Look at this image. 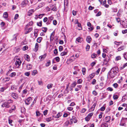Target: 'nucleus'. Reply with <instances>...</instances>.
Returning <instances> with one entry per match:
<instances>
[{"label": "nucleus", "instance_id": "f257e3e1", "mask_svg": "<svg viewBox=\"0 0 127 127\" xmlns=\"http://www.w3.org/2000/svg\"><path fill=\"white\" fill-rule=\"evenodd\" d=\"M118 72V68L117 67H115L112 68L108 72V75L111 78H114Z\"/></svg>", "mask_w": 127, "mask_h": 127}, {"label": "nucleus", "instance_id": "f03ea898", "mask_svg": "<svg viewBox=\"0 0 127 127\" xmlns=\"http://www.w3.org/2000/svg\"><path fill=\"white\" fill-rule=\"evenodd\" d=\"M21 61L19 59H17L15 64L16 67L17 68L19 67L21 65Z\"/></svg>", "mask_w": 127, "mask_h": 127}, {"label": "nucleus", "instance_id": "7ed1b4c3", "mask_svg": "<svg viewBox=\"0 0 127 127\" xmlns=\"http://www.w3.org/2000/svg\"><path fill=\"white\" fill-rule=\"evenodd\" d=\"M122 22L120 23V24L122 25V28H127V21H121Z\"/></svg>", "mask_w": 127, "mask_h": 127}, {"label": "nucleus", "instance_id": "20e7f679", "mask_svg": "<svg viewBox=\"0 0 127 127\" xmlns=\"http://www.w3.org/2000/svg\"><path fill=\"white\" fill-rule=\"evenodd\" d=\"M70 121L71 124H72L73 123H76L77 122V120L76 118L74 116H72V118L70 119Z\"/></svg>", "mask_w": 127, "mask_h": 127}, {"label": "nucleus", "instance_id": "39448f33", "mask_svg": "<svg viewBox=\"0 0 127 127\" xmlns=\"http://www.w3.org/2000/svg\"><path fill=\"white\" fill-rule=\"evenodd\" d=\"M32 100V99L31 97H29L25 100V103L27 105H29L31 102Z\"/></svg>", "mask_w": 127, "mask_h": 127}, {"label": "nucleus", "instance_id": "423d86ee", "mask_svg": "<svg viewBox=\"0 0 127 127\" xmlns=\"http://www.w3.org/2000/svg\"><path fill=\"white\" fill-rule=\"evenodd\" d=\"M1 106L4 107H5L6 108H9L10 106V105L8 104V103L7 102H5L3 103L1 105Z\"/></svg>", "mask_w": 127, "mask_h": 127}, {"label": "nucleus", "instance_id": "0eeeda50", "mask_svg": "<svg viewBox=\"0 0 127 127\" xmlns=\"http://www.w3.org/2000/svg\"><path fill=\"white\" fill-rule=\"evenodd\" d=\"M96 104V103H95L89 109L90 111H94L95 107Z\"/></svg>", "mask_w": 127, "mask_h": 127}, {"label": "nucleus", "instance_id": "6e6552de", "mask_svg": "<svg viewBox=\"0 0 127 127\" xmlns=\"http://www.w3.org/2000/svg\"><path fill=\"white\" fill-rule=\"evenodd\" d=\"M17 36V34H15L14 35H13L11 38V40H14L15 41H16V39L17 38L16 37Z\"/></svg>", "mask_w": 127, "mask_h": 127}, {"label": "nucleus", "instance_id": "1a4fd4ad", "mask_svg": "<svg viewBox=\"0 0 127 127\" xmlns=\"http://www.w3.org/2000/svg\"><path fill=\"white\" fill-rule=\"evenodd\" d=\"M34 12L33 9L30 10L28 13V15L29 16L31 15Z\"/></svg>", "mask_w": 127, "mask_h": 127}, {"label": "nucleus", "instance_id": "9d476101", "mask_svg": "<svg viewBox=\"0 0 127 127\" xmlns=\"http://www.w3.org/2000/svg\"><path fill=\"white\" fill-rule=\"evenodd\" d=\"M12 96L14 98L16 99L18 97V96L17 94L14 93H12Z\"/></svg>", "mask_w": 127, "mask_h": 127}, {"label": "nucleus", "instance_id": "9b49d317", "mask_svg": "<svg viewBox=\"0 0 127 127\" xmlns=\"http://www.w3.org/2000/svg\"><path fill=\"white\" fill-rule=\"evenodd\" d=\"M38 44L37 43H36L35 44L34 51L35 52H37L38 49Z\"/></svg>", "mask_w": 127, "mask_h": 127}, {"label": "nucleus", "instance_id": "f8f14e48", "mask_svg": "<svg viewBox=\"0 0 127 127\" xmlns=\"http://www.w3.org/2000/svg\"><path fill=\"white\" fill-rule=\"evenodd\" d=\"M91 38L90 36H88L86 38V41L88 43H90L91 40Z\"/></svg>", "mask_w": 127, "mask_h": 127}, {"label": "nucleus", "instance_id": "ddd939ff", "mask_svg": "<svg viewBox=\"0 0 127 127\" xmlns=\"http://www.w3.org/2000/svg\"><path fill=\"white\" fill-rule=\"evenodd\" d=\"M111 119V117L110 116H107L105 117V120L106 122H108Z\"/></svg>", "mask_w": 127, "mask_h": 127}, {"label": "nucleus", "instance_id": "4468645a", "mask_svg": "<svg viewBox=\"0 0 127 127\" xmlns=\"http://www.w3.org/2000/svg\"><path fill=\"white\" fill-rule=\"evenodd\" d=\"M20 50V48L18 47H16L15 48L14 51L15 53H17L19 52Z\"/></svg>", "mask_w": 127, "mask_h": 127}, {"label": "nucleus", "instance_id": "2eb2a0df", "mask_svg": "<svg viewBox=\"0 0 127 127\" xmlns=\"http://www.w3.org/2000/svg\"><path fill=\"white\" fill-rule=\"evenodd\" d=\"M83 40V39L81 37H78L76 39V40L78 42H81Z\"/></svg>", "mask_w": 127, "mask_h": 127}, {"label": "nucleus", "instance_id": "dca6fc26", "mask_svg": "<svg viewBox=\"0 0 127 127\" xmlns=\"http://www.w3.org/2000/svg\"><path fill=\"white\" fill-rule=\"evenodd\" d=\"M64 7L68 6V0H65L64 2Z\"/></svg>", "mask_w": 127, "mask_h": 127}, {"label": "nucleus", "instance_id": "f3484780", "mask_svg": "<svg viewBox=\"0 0 127 127\" xmlns=\"http://www.w3.org/2000/svg\"><path fill=\"white\" fill-rule=\"evenodd\" d=\"M108 126V125L106 123H103L101 125V127H107Z\"/></svg>", "mask_w": 127, "mask_h": 127}, {"label": "nucleus", "instance_id": "a211bd4d", "mask_svg": "<svg viewBox=\"0 0 127 127\" xmlns=\"http://www.w3.org/2000/svg\"><path fill=\"white\" fill-rule=\"evenodd\" d=\"M8 15L7 12H4L3 14V17L4 18H7Z\"/></svg>", "mask_w": 127, "mask_h": 127}, {"label": "nucleus", "instance_id": "6ab92c4d", "mask_svg": "<svg viewBox=\"0 0 127 127\" xmlns=\"http://www.w3.org/2000/svg\"><path fill=\"white\" fill-rule=\"evenodd\" d=\"M67 54V51H64L62 52L61 53V55L62 56H64L66 55Z\"/></svg>", "mask_w": 127, "mask_h": 127}, {"label": "nucleus", "instance_id": "aec40b11", "mask_svg": "<svg viewBox=\"0 0 127 127\" xmlns=\"http://www.w3.org/2000/svg\"><path fill=\"white\" fill-rule=\"evenodd\" d=\"M26 67L29 70L31 68L32 66L31 64H29L27 65Z\"/></svg>", "mask_w": 127, "mask_h": 127}, {"label": "nucleus", "instance_id": "412c9836", "mask_svg": "<svg viewBox=\"0 0 127 127\" xmlns=\"http://www.w3.org/2000/svg\"><path fill=\"white\" fill-rule=\"evenodd\" d=\"M37 70H33L32 72V75L34 76L36 74H37Z\"/></svg>", "mask_w": 127, "mask_h": 127}, {"label": "nucleus", "instance_id": "4be33fe9", "mask_svg": "<svg viewBox=\"0 0 127 127\" xmlns=\"http://www.w3.org/2000/svg\"><path fill=\"white\" fill-rule=\"evenodd\" d=\"M42 39V37H39L37 38V41L38 42L40 43L41 42Z\"/></svg>", "mask_w": 127, "mask_h": 127}, {"label": "nucleus", "instance_id": "5701e85b", "mask_svg": "<svg viewBox=\"0 0 127 127\" xmlns=\"http://www.w3.org/2000/svg\"><path fill=\"white\" fill-rule=\"evenodd\" d=\"M62 115V114L61 113H58L55 116V118H59Z\"/></svg>", "mask_w": 127, "mask_h": 127}, {"label": "nucleus", "instance_id": "b1692460", "mask_svg": "<svg viewBox=\"0 0 127 127\" xmlns=\"http://www.w3.org/2000/svg\"><path fill=\"white\" fill-rule=\"evenodd\" d=\"M53 86V84H49L47 85V87L48 89H49L51 88Z\"/></svg>", "mask_w": 127, "mask_h": 127}, {"label": "nucleus", "instance_id": "393cba45", "mask_svg": "<svg viewBox=\"0 0 127 127\" xmlns=\"http://www.w3.org/2000/svg\"><path fill=\"white\" fill-rule=\"evenodd\" d=\"M32 30V28H30L28 29V31H27L25 33V34H27L29 32H30Z\"/></svg>", "mask_w": 127, "mask_h": 127}, {"label": "nucleus", "instance_id": "a878e982", "mask_svg": "<svg viewBox=\"0 0 127 127\" xmlns=\"http://www.w3.org/2000/svg\"><path fill=\"white\" fill-rule=\"evenodd\" d=\"M124 47V46H122L119 47L118 49V51H120L124 49L125 48H124V47L125 48V47Z\"/></svg>", "mask_w": 127, "mask_h": 127}, {"label": "nucleus", "instance_id": "bb28decb", "mask_svg": "<svg viewBox=\"0 0 127 127\" xmlns=\"http://www.w3.org/2000/svg\"><path fill=\"white\" fill-rule=\"evenodd\" d=\"M42 31L45 32H46L47 30V29L46 27H43L42 29Z\"/></svg>", "mask_w": 127, "mask_h": 127}, {"label": "nucleus", "instance_id": "cd10ccee", "mask_svg": "<svg viewBox=\"0 0 127 127\" xmlns=\"http://www.w3.org/2000/svg\"><path fill=\"white\" fill-rule=\"evenodd\" d=\"M82 71L83 73V75H84L86 73V69L85 68H82Z\"/></svg>", "mask_w": 127, "mask_h": 127}, {"label": "nucleus", "instance_id": "c85d7f7f", "mask_svg": "<svg viewBox=\"0 0 127 127\" xmlns=\"http://www.w3.org/2000/svg\"><path fill=\"white\" fill-rule=\"evenodd\" d=\"M69 123V121H66L64 124V127L67 126L68 125Z\"/></svg>", "mask_w": 127, "mask_h": 127}, {"label": "nucleus", "instance_id": "c756f323", "mask_svg": "<svg viewBox=\"0 0 127 127\" xmlns=\"http://www.w3.org/2000/svg\"><path fill=\"white\" fill-rule=\"evenodd\" d=\"M16 75V73L15 72H13L10 74V76L12 77L15 76Z\"/></svg>", "mask_w": 127, "mask_h": 127}, {"label": "nucleus", "instance_id": "7c9ffc66", "mask_svg": "<svg viewBox=\"0 0 127 127\" xmlns=\"http://www.w3.org/2000/svg\"><path fill=\"white\" fill-rule=\"evenodd\" d=\"M54 35H50V40L51 42L53 41L54 39Z\"/></svg>", "mask_w": 127, "mask_h": 127}, {"label": "nucleus", "instance_id": "2f4dec72", "mask_svg": "<svg viewBox=\"0 0 127 127\" xmlns=\"http://www.w3.org/2000/svg\"><path fill=\"white\" fill-rule=\"evenodd\" d=\"M94 76H95L94 74L93 73L92 74H91L89 76V78H92L94 77Z\"/></svg>", "mask_w": 127, "mask_h": 127}, {"label": "nucleus", "instance_id": "473e14b6", "mask_svg": "<svg viewBox=\"0 0 127 127\" xmlns=\"http://www.w3.org/2000/svg\"><path fill=\"white\" fill-rule=\"evenodd\" d=\"M7 88L5 87H2L1 88L0 91L2 92H3Z\"/></svg>", "mask_w": 127, "mask_h": 127}, {"label": "nucleus", "instance_id": "72a5a7b5", "mask_svg": "<svg viewBox=\"0 0 127 127\" xmlns=\"http://www.w3.org/2000/svg\"><path fill=\"white\" fill-rule=\"evenodd\" d=\"M8 122L9 124H10L11 126H13V125L12 124L13 121L12 120L9 119L8 120Z\"/></svg>", "mask_w": 127, "mask_h": 127}, {"label": "nucleus", "instance_id": "f704fd0d", "mask_svg": "<svg viewBox=\"0 0 127 127\" xmlns=\"http://www.w3.org/2000/svg\"><path fill=\"white\" fill-rule=\"evenodd\" d=\"M28 47L27 46H24L23 48V50L24 51H25L28 49Z\"/></svg>", "mask_w": 127, "mask_h": 127}, {"label": "nucleus", "instance_id": "c9c22d12", "mask_svg": "<svg viewBox=\"0 0 127 127\" xmlns=\"http://www.w3.org/2000/svg\"><path fill=\"white\" fill-rule=\"evenodd\" d=\"M42 21H40L39 22H37V25L38 26L41 27L42 26Z\"/></svg>", "mask_w": 127, "mask_h": 127}, {"label": "nucleus", "instance_id": "e433bc0d", "mask_svg": "<svg viewBox=\"0 0 127 127\" xmlns=\"http://www.w3.org/2000/svg\"><path fill=\"white\" fill-rule=\"evenodd\" d=\"M50 60L48 61L47 63L46 64V66H48L50 65Z\"/></svg>", "mask_w": 127, "mask_h": 127}, {"label": "nucleus", "instance_id": "4c0bfd02", "mask_svg": "<svg viewBox=\"0 0 127 127\" xmlns=\"http://www.w3.org/2000/svg\"><path fill=\"white\" fill-rule=\"evenodd\" d=\"M96 54L93 53V54L91 55V57L92 58H95L96 57Z\"/></svg>", "mask_w": 127, "mask_h": 127}, {"label": "nucleus", "instance_id": "58836bf2", "mask_svg": "<svg viewBox=\"0 0 127 127\" xmlns=\"http://www.w3.org/2000/svg\"><path fill=\"white\" fill-rule=\"evenodd\" d=\"M36 115L37 116H39L40 115L41 113L39 111H37L36 112Z\"/></svg>", "mask_w": 127, "mask_h": 127}, {"label": "nucleus", "instance_id": "ea45409f", "mask_svg": "<svg viewBox=\"0 0 127 127\" xmlns=\"http://www.w3.org/2000/svg\"><path fill=\"white\" fill-rule=\"evenodd\" d=\"M54 59H55L57 62H59L60 61V59L59 57H57L55 58Z\"/></svg>", "mask_w": 127, "mask_h": 127}, {"label": "nucleus", "instance_id": "a19ab883", "mask_svg": "<svg viewBox=\"0 0 127 127\" xmlns=\"http://www.w3.org/2000/svg\"><path fill=\"white\" fill-rule=\"evenodd\" d=\"M33 24V22L32 21L30 22L26 25V26H31Z\"/></svg>", "mask_w": 127, "mask_h": 127}, {"label": "nucleus", "instance_id": "79ce46f5", "mask_svg": "<svg viewBox=\"0 0 127 127\" xmlns=\"http://www.w3.org/2000/svg\"><path fill=\"white\" fill-rule=\"evenodd\" d=\"M113 86L115 88H117L118 86V85L117 83H115L113 85Z\"/></svg>", "mask_w": 127, "mask_h": 127}, {"label": "nucleus", "instance_id": "37998d69", "mask_svg": "<svg viewBox=\"0 0 127 127\" xmlns=\"http://www.w3.org/2000/svg\"><path fill=\"white\" fill-rule=\"evenodd\" d=\"M46 56V55H42L39 57V58L40 59H42L43 58L44 59L45 57Z\"/></svg>", "mask_w": 127, "mask_h": 127}, {"label": "nucleus", "instance_id": "c03bdc74", "mask_svg": "<svg viewBox=\"0 0 127 127\" xmlns=\"http://www.w3.org/2000/svg\"><path fill=\"white\" fill-rule=\"evenodd\" d=\"M113 98L114 99H117L118 98V96L116 95H113Z\"/></svg>", "mask_w": 127, "mask_h": 127}, {"label": "nucleus", "instance_id": "a18cd8bd", "mask_svg": "<svg viewBox=\"0 0 127 127\" xmlns=\"http://www.w3.org/2000/svg\"><path fill=\"white\" fill-rule=\"evenodd\" d=\"M51 120H52V118L51 117L46 118V120L47 122H49L51 121Z\"/></svg>", "mask_w": 127, "mask_h": 127}, {"label": "nucleus", "instance_id": "49530a36", "mask_svg": "<svg viewBox=\"0 0 127 127\" xmlns=\"http://www.w3.org/2000/svg\"><path fill=\"white\" fill-rule=\"evenodd\" d=\"M25 58H26V59H27V61H30V59H29V55H26L25 56Z\"/></svg>", "mask_w": 127, "mask_h": 127}, {"label": "nucleus", "instance_id": "de8ad7c7", "mask_svg": "<svg viewBox=\"0 0 127 127\" xmlns=\"http://www.w3.org/2000/svg\"><path fill=\"white\" fill-rule=\"evenodd\" d=\"M121 58L120 56H118L117 57H116L115 59V60L116 61H118L119 60H121Z\"/></svg>", "mask_w": 127, "mask_h": 127}, {"label": "nucleus", "instance_id": "09e8293b", "mask_svg": "<svg viewBox=\"0 0 127 127\" xmlns=\"http://www.w3.org/2000/svg\"><path fill=\"white\" fill-rule=\"evenodd\" d=\"M107 89L108 91H112L113 90L112 88L110 87L108 88Z\"/></svg>", "mask_w": 127, "mask_h": 127}, {"label": "nucleus", "instance_id": "8fccbe9b", "mask_svg": "<svg viewBox=\"0 0 127 127\" xmlns=\"http://www.w3.org/2000/svg\"><path fill=\"white\" fill-rule=\"evenodd\" d=\"M44 15V14H40L39 15H38V16H39V18L40 19H41L42 17Z\"/></svg>", "mask_w": 127, "mask_h": 127}, {"label": "nucleus", "instance_id": "3c124183", "mask_svg": "<svg viewBox=\"0 0 127 127\" xmlns=\"http://www.w3.org/2000/svg\"><path fill=\"white\" fill-rule=\"evenodd\" d=\"M93 94L95 95L96 96L97 95V93L94 90L93 92Z\"/></svg>", "mask_w": 127, "mask_h": 127}, {"label": "nucleus", "instance_id": "603ef678", "mask_svg": "<svg viewBox=\"0 0 127 127\" xmlns=\"http://www.w3.org/2000/svg\"><path fill=\"white\" fill-rule=\"evenodd\" d=\"M63 47L62 46H60L59 47V50L60 51H62L63 50Z\"/></svg>", "mask_w": 127, "mask_h": 127}, {"label": "nucleus", "instance_id": "864d4df0", "mask_svg": "<svg viewBox=\"0 0 127 127\" xmlns=\"http://www.w3.org/2000/svg\"><path fill=\"white\" fill-rule=\"evenodd\" d=\"M90 46L89 45H87V46H86V50L87 51H88L90 49Z\"/></svg>", "mask_w": 127, "mask_h": 127}, {"label": "nucleus", "instance_id": "5fc2aeb1", "mask_svg": "<svg viewBox=\"0 0 127 127\" xmlns=\"http://www.w3.org/2000/svg\"><path fill=\"white\" fill-rule=\"evenodd\" d=\"M48 110H46L45 111H44L43 112V114L45 115H46L47 113Z\"/></svg>", "mask_w": 127, "mask_h": 127}, {"label": "nucleus", "instance_id": "6e6d98bb", "mask_svg": "<svg viewBox=\"0 0 127 127\" xmlns=\"http://www.w3.org/2000/svg\"><path fill=\"white\" fill-rule=\"evenodd\" d=\"M15 109V107L14 106V108L13 109H11L9 111V112L10 113H11L12 111H13Z\"/></svg>", "mask_w": 127, "mask_h": 127}, {"label": "nucleus", "instance_id": "4d7b16f0", "mask_svg": "<svg viewBox=\"0 0 127 127\" xmlns=\"http://www.w3.org/2000/svg\"><path fill=\"white\" fill-rule=\"evenodd\" d=\"M7 102L8 104H10L13 102V101L11 99H9L8 101Z\"/></svg>", "mask_w": 127, "mask_h": 127}, {"label": "nucleus", "instance_id": "13d9d810", "mask_svg": "<svg viewBox=\"0 0 127 127\" xmlns=\"http://www.w3.org/2000/svg\"><path fill=\"white\" fill-rule=\"evenodd\" d=\"M54 54H57L58 53V52L57 49H55L54 51Z\"/></svg>", "mask_w": 127, "mask_h": 127}, {"label": "nucleus", "instance_id": "bf43d9fd", "mask_svg": "<svg viewBox=\"0 0 127 127\" xmlns=\"http://www.w3.org/2000/svg\"><path fill=\"white\" fill-rule=\"evenodd\" d=\"M51 10L54 11H56L57 10L56 7L55 6H54L52 8Z\"/></svg>", "mask_w": 127, "mask_h": 127}, {"label": "nucleus", "instance_id": "052dcab7", "mask_svg": "<svg viewBox=\"0 0 127 127\" xmlns=\"http://www.w3.org/2000/svg\"><path fill=\"white\" fill-rule=\"evenodd\" d=\"M19 17V15L18 14H16L15 16L14 17V19L15 20H16Z\"/></svg>", "mask_w": 127, "mask_h": 127}, {"label": "nucleus", "instance_id": "680f3d73", "mask_svg": "<svg viewBox=\"0 0 127 127\" xmlns=\"http://www.w3.org/2000/svg\"><path fill=\"white\" fill-rule=\"evenodd\" d=\"M105 109V108L104 106L102 107L100 109V110L101 111H103Z\"/></svg>", "mask_w": 127, "mask_h": 127}, {"label": "nucleus", "instance_id": "e2e57ef3", "mask_svg": "<svg viewBox=\"0 0 127 127\" xmlns=\"http://www.w3.org/2000/svg\"><path fill=\"white\" fill-rule=\"evenodd\" d=\"M76 82H74L72 84V86L73 87H75L76 84Z\"/></svg>", "mask_w": 127, "mask_h": 127}, {"label": "nucleus", "instance_id": "0e129e2a", "mask_svg": "<svg viewBox=\"0 0 127 127\" xmlns=\"http://www.w3.org/2000/svg\"><path fill=\"white\" fill-rule=\"evenodd\" d=\"M47 18L46 17H45L44 18L43 21L44 22H46L47 21Z\"/></svg>", "mask_w": 127, "mask_h": 127}, {"label": "nucleus", "instance_id": "69168bd1", "mask_svg": "<svg viewBox=\"0 0 127 127\" xmlns=\"http://www.w3.org/2000/svg\"><path fill=\"white\" fill-rule=\"evenodd\" d=\"M82 81V79H79L77 81V83L79 84L81 83Z\"/></svg>", "mask_w": 127, "mask_h": 127}, {"label": "nucleus", "instance_id": "338daca9", "mask_svg": "<svg viewBox=\"0 0 127 127\" xmlns=\"http://www.w3.org/2000/svg\"><path fill=\"white\" fill-rule=\"evenodd\" d=\"M124 57L125 59L127 60V54L126 53H125L124 55Z\"/></svg>", "mask_w": 127, "mask_h": 127}, {"label": "nucleus", "instance_id": "774afa93", "mask_svg": "<svg viewBox=\"0 0 127 127\" xmlns=\"http://www.w3.org/2000/svg\"><path fill=\"white\" fill-rule=\"evenodd\" d=\"M122 33L123 34H125L127 33V30L126 29L125 30H123L122 31Z\"/></svg>", "mask_w": 127, "mask_h": 127}]
</instances>
